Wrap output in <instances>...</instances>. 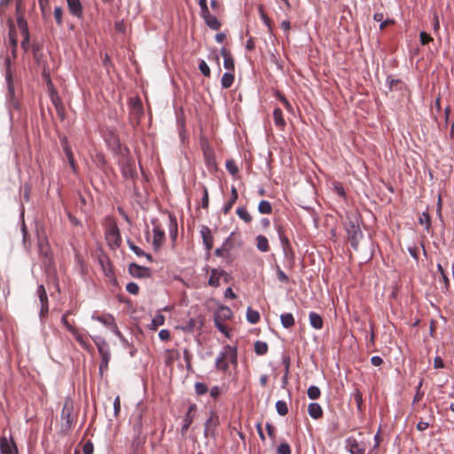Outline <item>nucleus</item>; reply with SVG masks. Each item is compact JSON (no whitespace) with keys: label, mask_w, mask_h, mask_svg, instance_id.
I'll list each match as a JSON object with an SVG mask.
<instances>
[{"label":"nucleus","mask_w":454,"mask_h":454,"mask_svg":"<svg viewBox=\"0 0 454 454\" xmlns=\"http://www.w3.org/2000/svg\"><path fill=\"white\" fill-rule=\"evenodd\" d=\"M62 147H63V151H64L67 158L74 155L72 149H71V147L67 142V139L66 137L62 140Z\"/></svg>","instance_id":"58"},{"label":"nucleus","mask_w":454,"mask_h":454,"mask_svg":"<svg viewBox=\"0 0 454 454\" xmlns=\"http://www.w3.org/2000/svg\"><path fill=\"white\" fill-rule=\"evenodd\" d=\"M128 244H129V248L137 255V256H145L146 259L152 262H153V257L151 254H145L140 247H138L137 246H136L133 242H131L130 240H128Z\"/></svg>","instance_id":"35"},{"label":"nucleus","mask_w":454,"mask_h":454,"mask_svg":"<svg viewBox=\"0 0 454 454\" xmlns=\"http://www.w3.org/2000/svg\"><path fill=\"white\" fill-rule=\"evenodd\" d=\"M254 352L259 356L265 355L268 352L267 343L263 342V341L257 340L254 343Z\"/></svg>","instance_id":"43"},{"label":"nucleus","mask_w":454,"mask_h":454,"mask_svg":"<svg viewBox=\"0 0 454 454\" xmlns=\"http://www.w3.org/2000/svg\"><path fill=\"white\" fill-rule=\"evenodd\" d=\"M308 412L314 419H318L323 416V410L317 403H311L309 404Z\"/></svg>","instance_id":"30"},{"label":"nucleus","mask_w":454,"mask_h":454,"mask_svg":"<svg viewBox=\"0 0 454 454\" xmlns=\"http://www.w3.org/2000/svg\"><path fill=\"white\" fill-rule=\"evenodd\" d=\"M266 430H267L268 435L271 439H275V437H276L275 427L270 423H266Z\"/></svg>","instance_id":"64"},{"label":"nucleus","mask_w":454,"mask_h":454,"mask_svg":"<svg viewBox=\"0 0 454 454\" xmlns=\"http://www.w3.org/2000/svg\"><path fill=\"white\" fill-rule=\"evenodd\" d=\"M17 26L23 37L21 41V48L25 52H27L30 47V35L27 22L25 20L22 12L20 11V7H17Z\"/></svg>","instance_id":"7"},{"label":"nucleus","mask_w":454,"mask_h":454,"mask_svg":"<svg viewBox=\"0 0 454 454\" xmlns=\"http://www.w3.org/2000/svg\"><path fill=\"white\" fill-rule=\"evenodd\" d=\"M219 425V416L215 411H211L209 418L205 423L204 435L206 437L215 434V430Z\"/></svg>","instance_id":"14"},{"label":"nucleus","mask_w":454,"mask_h":454,"mask_svg":"<svg viewBox=\"0 0 454 454\" xmlns=\"http://www.w3.org/2000/svg\"><path fill=\"white\" fill-rule=\"evenodd\" d=\"M352 397L356 404L358 411H362L363 406H364V399H363L362 392L358 388H356L354 393L352 394Z\"/></svg>","instance_id":"36"},{"label":"nucleus","mask_w":454,"mask_h":454,"mask_svg":"<svg viewBox=\"0 0 454 454\" xmlns=\"http://www.w3.org/2000/svg\"><path fill=\"white\" fill-rule=\"evenodd\" d=\"M226 168L231 174L232 176H235L239 172V168L236 165L235 161L233 160H229L226 161Z\"/></svg>","instance_id":"51"},{"label":"nucleus","mask_w":454,"mask_h":454,"mask_svg":"<svg viewBox=\"0 0 454 454\" xmlns=\"http://www.w3.org/2000/svg\"><path fill=\"white\" fill-rule=\"evenodd\" d=\"M202 19L204 20L207 26H208L213 30H219L222 24L217 20V18L214 15H212L209 12L203 15H201Z\"/></svg>","instance_id":"25"},{"label":"nucleus","mask_w":454,"mask_h":454,"mask_svg":"<svg viewBox=\"0 0 454 454\" xmlns=\"http://www.w3.org/2000/svg\"><path fill=\"white\" fill-rule=\"evenodd\" d=\"M201 238L203 244L205 245L207 251H210L213 247V235L211 230L207 226H202L200 230Z\"/></svg>","instance_id":"23"},{"label":"nucleus","mask_w":454,"mask_h":454,"mask_svg":"<svg viewBox=\"0 0 454 454\" xmlns=\"http://www.w3.org/2000/svg\"><path fill=\"white\" fill-rule=\"evenodd\" d=\"M258 211L261 214H271L272 206L268 200H261L258 205Z\"/></svg>","instance_id":"41"},{"label":"nucleus","mask_w":454,"mask_h":454,"mask_svg":"<svg viewBox=\"0 0 454 454\" xmlns=\"http://www.w3.org/2000/svg\"><path fill=\"white\" fill-rule=\"evenodd\" d=\"M153 246L154 250H159L164 240H165V232L160 226H154L153 230Z\"/></svg>","instance_id":"20"},{"label":"nucleus","mask_w":454,"mask_h":454,"mask_svg":"<svg viewBox=\"0 0 454 454\" xmlns=\"http://www.w3.org/2000/svg\"><path fill=\"white\" fill-rule=\"evenodd\" d=\"M121 411V398L117 395L114 401V417L117 418Z\"/></svg>","instance_id":"59"},{"label":"nucleus","mask_w":454,"mask_h":454,"mask_svg":"<svg viewBox=\"0 0 454 454\" xmlns=\"http://www.w3.org/2000/svg\"><path fill=\"white\" fill-rule=\"evenodd\" d=\"M92 340L97 346L98 353L102 358L101 364L99 365V369L102 372L104 369H107L111 358L109 345L104 338L99 336H95L92 338Z\"/></svg>","instance_id":"5"},{"label":"nucleus","mask_w":454,"mask_h":454,"mask_svg":"<svg viewBox=\"0 0 454 454\" xmlns=\"http://www.w3.org/2000/svg\"><path fill=\"white\" fill-rule=\"evenodd\" d=\"M256 248L262 253L270 251V245L268 239L263 235H258L255 238Z\"/></svg>","instance_id":"31"},{"label":"nucleus","mask_w":454,"mask_h":454,"mask_svg":"<svg viewBox=\"0 0 454 454\" xmlns=\"http://www.w3.org/2000/svg\"><path fill=\"white\" fill-rule=\"evenodd\" d=\"M165 322V317L164 316H162L161 314H158L156 315L153 320H152V324H151V329L152 330H157V328L160 325H162Z\"/></svg>","instance_id":"46"},{"label":"nucleus","mask_w":454,"mask_h":454,"mask_svg":"<svg viewBox=\"0 0 454 454\" xmlns=\"http://www.w3.org/2000/svg\"><path fill=\"white\" fill-rule=\"evenodd\" d=\"M233 82H234L233 72L229 71V72H226L223 74L222 80H221V84H222L223 88L228 89V88L231 87V85L233 84Z\"/></svg>","instance_id":"33"},{"label":"nucleus","mask_w":454,"mask_h":454,"mask_svg":"<svg viewBox=\"0 0 454 454\" xmlns=\"http://www.w3.org/2000/svg\"><path fill=\"white\" fill-rule=\"evenodd\" d=\"M221 55L223 58V67L228 71H234V59L231 52L226 48L221 49Z\"/></svg>","instance_id":"24"},{"label":"nucleus","mask_w":454,"mask_h":454,"mask_svg":"<svg viewBox=\"0 0 454 454\" xmlns=\"http://www.w3.org/2000/svg\"><path fill=\"white\" fill-rule=\"evenodd\" d=\"M348 239L351 244V247L354 249H357L358 247V238L362 235V232L357 224L351 223L350 225L347 229Z\"/></svg>","instance_id":"16"},{"label":"nucleus","mask_w":454,"mask_h":454,"mask_svg":"<svg viewBox=\"0 0 454 454\" xmlns=\"http://www.w3.org/2000/svg\"><path fill=\"white\" fill-rule=\"evenodd\" d=\"M202 150H203L205 162H206L208 169L209 170L216 169L215 155L213 149L209 145H204L202 146Z\"/></svg>","instance_id":"15"},{"label":"nucleus","mask_w":454,"mask_h":454,"mask_svg":"<svg viewBox=\"0 0 454 454\" xmlns=\"http://www.w3.org/2000/svg\"><path fill=\"white\" fill-rule=\"evenodd\" d=\"M278 454H291V448L290 445L286 442L281 443L278 447Z\"/></svg>","instance_id":"57"},{"label":"nucleus","mask_w":454,"mask_h":454,"mask_svg":"<svg viewBox=\"0 0 454 454\" xmlns=\"http://www.w3.org/2000/svg\"><path fill=\"white\" fill-rule=\"evenodd\" d=\"M347 448L351 454H364L366 446L364 442H359L356 439L349 437L347 440Z\"/></svg>","instance_id":"17"},{"label":"nucleus","mask_w":454,"mask_h":454,"mask_svg":"<svg viewBox=\"0 0 454 454\" xmlns=\"http://www.w3.org/2000/svg\"><path fill=\"white\" fill-rule=\"evenodd\" d=\"M105 237L112 249L120 247L121 244L120 230L115 220L112 217H106L105 220Z\"/></svg>","instance_id":"2"},{"label":"nucleus","mask_w":454,"mask_h":454,"mask_svg":"<svg viewBox=\"0 0 454 454\" xmlns=\"http://www.w3.org/2000/svg\"><path fill=\"white\" fill-rule=\"evenodd\" d=\"M230 275L225 270L221 269H212L210 271V276L208 278V286L212 287H218L220 286V281L223 279L224 283H228L230 281Z\"/></svg>","instance_id":"8"},{"label":"nucleus","mask_w":454,"mask_h":454,"mask_svg":"<svg viewBox=\"0 0 454 454\" xmlns=\"http://www.w3.org/2000/svg\"><path fill=\"white\" fill-rule=\"evenodd\" d=\"M274 124L279 129H284L286 127V121L283 116V112L280 108L277 107L273 111Z\"/></svg>","instance_id":"29"},{"label":"nucleus","mask_w":454,"mask_h":454,"mask_svg":"<svg viewBox=\"0 0 454 454\" xmlns=\"http://www.w3.org/2000/svg\"><path fill=\"white\" fill-rule=\"evenodd\" d=\"M36 292H37L41 305L49 304L48 296H47V293H46L44 286L43 285L38 286Z\"/></svg>","instance_id":"42"},{"label":"nucleus","mask_w":454,"mask_h":454,"mask_svg":"<svg viewBox=\"0 0 454 454\" xmlns=\"http://www.w3.org/2000/svg\"><path fill=\"white\" fill-rule=\"evenodd\" d=\"M238 365V352L236 347L225 345L215 359V368L220 372H227L229 364Z\"/></svg>","instance_id":"1"},{"label":"nucleus","mask_w":454,"mask_h":454,"mask_svg":"<svg viewBox=\"0 0 454 454\" xmlns=\"http://www.w3.org/2000/svg\"><path fill=\"white\" fill-rule=\"evenodd\" d=\"M94 446L91 441H88L84 443L82 447L83 454H93Z\"/></svg>","instance_id":"60"},{"label":"nucleus","mask_w":454,"mask_h":454,"mask_svg":"<svg viewBox=\"0 0 454 454\" xmlns=\"http://www.w3.org/2000/svg\"><path fill=\"white\" fill-rule=\"evenodd\" d=\"M0 450L2 454H13L17 452V447L13 441H9L5 436L0 437Z\"/></svg>","instance_id":"21"},{"label":"nucleus","mask_w":454,"mask_h":454,"mask_svg":"<svg viewBox=\"0 0 454 454\" xmlns=\"http://www.w3.org/2000/svg\"><path fill=\"white\" fill-rule=\"evenodd\" d=\"M258 11H259V14H260L262 20L267 26L269 32L271 33L272 29H273L272 23H271L270 19L265 13V12L263 10V6L259 5Z\"/></svg>","instance_id":"37"},{"label":"nucleus","mask_w":454,"mask_h":454,"mask_svg":"<svg viewBox=\"0 0 454 454\" xmlns=\"http://www.w3.org/2000/svg\"><path fill=\"white\" fill-rule=\"evenodd\" d=\"M199 69L201 72V74L203 75H205L206 77H209L210 76V68H209V67L207 66V64L206 63L205 60L201 59L200 61Z\"/></svg>","instance_id":"53"},{"label":"nucleus","mask_w":454,"mask_h":454,"mask_svg":"<svg viewBox=\"0 0 454 454\" xmlns=\"http://www.w3.org/2000/svg\"><path fill=\"white\" fill-rule=\"evenodd\" d=\"M9 41H10L11 48H17L18 47L17 32H16L14 25H11L10 26V29H9Z\"/></svg>","instance_id":"40"},{"label":"nucleus","mask_w":454,"mask_h":454,"mask_svg":"<svg viewBox=\"0 0 454 454\" xmlns=\"http://www.w3.org/2000/svg\"><path fill=\"white\" fill-rule=\"evenodd\" d=\"M276 410L280 416H286L288 413V407L285 401H278Z\"/></svg>","instance_id":"47"},{"label":"nucleus","mask_w":454,"mask_h":454,"mask_svg":"<svg viewBox=\"0 0 454 454\" xmlns=\"http://www.w3.org/2000/svg\"><path fill=\"white\" fill-rule=\"evenodd\" d=\"M69 12L77 18H82L83 13L82 4L80 0H67Z\"/></svg>","instance_id":"22"},{"label":"nucleus","mask_w":454,"mask_h":454,"mask_svg":"<svg viewBox=\"0 0 454 454\" xmlns=\"http://www.w3.org/2000/svg\"><path fill=\"white\" fill-rule=\"evenodd\" d=\"M232 317V311L230 308L221 306L215 314V318L221 321L229 320Z\"/></svg>","instance_id":"28"},{"label":"nucleus","mask_w":454,"mask_h":454,"mask_svg":"<svg viewBox=\"0 0 454 454\" xmlns=\"http://www.w3.org/2000/svg\"><path fill=\"white\" fill-rule=\"evenodd\" d=\"M419 222L421 225H425L427 231H429L431 227V218L428 213L424 212L419 219Z\"/></svg>","instance_id":"48"},{"label":"nucleus","mask_w":454,"mask_h":454,"mask_svg":"<svg viewBox=\"0 0 454 454\" xmlns=\"http://www.w3.org/2000/svg\"><path fill=\"white\" fill-rule=\"evenodd\" d=\"M388 88L390 90H397L398 85L402 83L399 79H394L392 77L387 78Z\"/></svg>","instance_id":"56"},{"label":"nucleus","mask_w":454,"mask_h":454,"mask_svg":"<svg viewBox=\"0 0 454 454\" xmlns=\"http://www.w3.org/2000/svg\"><path fill=\"white\" fill-rule=\"evenodd\" d=\"M126 290L131 294H137L138 292H139V286L137 284L134 283V282H129L127 286H126Z\"/></svg>","instance_id":"55"},{"label":"nucleus","mask_w":454,"mask_h":454,"mask_svg":"<svg viewBox=\"0 0 454 454\" xmlns=\"http://www.w3.org/2000/svg\"><path fill=\"white\" fill-rule=\"evenodd\" d=\"M215 327L223 333L226 337H230L227 326L223 324V321L214 318Z\"/></svg>","instance_id":"50"},{"label":"nucleus","mask_w":454,"mask_h":454,"mask_svg":"<svg viewBox=\"0 0 454 454\" xmlns=\"http://www.w3.org/2000/svg\"><path fill=\"white\" fill-rule=\"evenodd\" d=\"M49 87H50V97L51 100L55 107L56 113L59 119L63 121L66 117L65 114V108L63 106V103L61 101V98L58 95L57 91L52 88L51 82H49Z\"/></svg>","instance_id":"10"},{"label":"nucleus","mask_w":454,"mask_h":454,"mask_svg":"<svg viewBox=\"0 0 454 454\" xmlns=\"http://www.w3.org/2000/svg\"><path fill=\"white\" fill-rule=\"evenodd\" d=\"M129 273L136 278H149L151 270L149 268L140 266L135 262L131 263L129 267Z\"/></svg>","instance_id":"18"},{"label":"nucleus","mask_w":454,"mask_h":454,"mask_svg":"<svg viewBox=\"0 0 454 454\" xmlns=\"http://www.w3.org/2000/svg\"><path fill=\"white\" fill-rule=\"evenodd\" d=\"M38 4L43 18H46L50 13L49 0H38Z\"/></svg>","instance_id":"49"},{"label":"nucleus","mask_w":454,"mask_h":454,"mask_svg":"<svg viewBox=\"0 0 454 454\" xmlns=\"http://www.w3.org/2000/svg\"><path fill=\"white\" fill-rule=\"evenodd\" d=\"M75 339L83 348L89 349V343L82 335L76 333Z\"/></svg>","instance_id":"62"},{"label":"nucleus","mask_w":454,"mask_h":454,"mask_svg":"<svg viewBox=\"0 0 454 454\" xmlns=\"http://www.w3.org/2000/svg\"><path fill=\"white\" fill-rule=\"evenodd\" d=\"M308 396L311 400H317L321 395V391L317 386H310L307 391Z\"/></svg>","instance_id":"45"},{"label":"nucleus","mask_w":454,"mask_h":454,"mask_svg":"<svg viewBox=\"0 0 454 454\" xmlns=\"http://www.w3.org/2000/svg\"><path fill=\"white\" fill-rule=\"evenodd\" d=\"M434 420V417L433 416H430V420L429 421H423V420H420L417 426H416V428L419 430V431H425L426 429H427L430 425H431V422Z\"/></svg>","instance_id":"54"},{"label":"nucleus","mask_w":454,"mask_h":454,"mask_svg":"<svg viewBox=\"0 0 454 454\" xmlns=\"http://www.w3.org/2000/svg\"><path fill=\"white\" fill-rule=\"evenodd\" d=\"M277 231L279 237V240L281 243V247L283 249L285 260L286 262L287 267L292 269L295 263V254L294 251L291 246V243L288 238L284 234L283 227L278 226L277 228Z\"/></svg>","instance_id":"4"},{"label":"nucleus","mask_w":454,"mask_h":454,"mask_svg":"<svg viewBox=\"0 0 454 454\" xmlns=\"http://www.w3.org/2000/svg\"><path fill=\"white\" fill-rule=\"evenodd\" d=\"M309 323H310V325L317 329V330H320L323 328V318L322 317L316 313V312H310L309 315Z\"/></svg>","instance_id":"32"},{"label":"nucleus","mask_w":454,"mask_h":454,"mask_svg":"<svg viewBox=\"0 0 454 454\" xmlns=\"http://www.w3.org/2000/svg\"><path fill=\"white\" fill-rule=\"evenodd\" d=\"M236 213L239 215V217L247 223H250L253 220L251 215L245 207H238Z\"/></svg>","instance_id":"38"},{"label":"nucleus","mask_w":454,"mask_h":454,"mask_svg":"<svg viewBox=\"0 0 454 454\" xmlns=\"http://www.w3.org/2000/svg\"><path fill=\"white\" fill-rule=\"evenodd\" d=\"M197 406L196 404H192L189 407L184 418V425L181 428V434L184 435L190 426L192 425L193 419H194V412L196 411Z\"/></svg>","instance_id":"19"},{"label":"nucleus","mask_w":454,"mask_h":454,"mask_svg":"<svg viewBox=\"0 0 454 454\" xmlns=\"http://www.w3.org/2000/svg\"><path fill=\"white\" fill-rule=\"evenodd\" d=\"M247 319L251 324H256L260 320V314L257 310L248 308L247 310Z\"/></svg>","instance_id":"39"},{"label":"nucleus","mask_w":454,"mask_h":454,"mask_svg":"<svg viewBox=\"0 0 454 454\" xmlns=\"http://www.w3.org/2000/svg\"><path fill=\"white\" fill-rule=\"evenodd\" d=\"M74 403L70 399H67L61 411V419L64 420L67 427H71L73 419Z\"/></svg>","instance_id":"13"},{"label":"nucleus","mask_w":454,"mask_h":454,"mask_svg":"<svg viewBox=\"0 0 454 454\" xmlns=\"http://www.w3.org/2000/svg\"><path fill=\"white\" fill-rule=\"evenodd\" d=\"M121 173L124 177L133 179L137 176L135 160L123 157L121 160Z\"/></svg>","instance_id":"11"},{"label":"nucleus","mask_w":454,"mask_h":454,"mask_svg":"<svg viewBox=\"0 0 454 454\" xmlns=\"http://www.w3.org/2000/svg\"><path fill=\"white\" fill-rule=\"evenodd\" d=\"M419 37H420V43L423 45H426L429 42L433 41V37L426 32H420Z\"/></svg>","instance_id":"61"},{"label":"nucleus","mask_w":454,"mask_h":454,"mask_svg":"<svg viewBox=\"0 0 454 454\" xmlns=\"http://www.w3.org/2000/svg\"><path fill=\"white\" fill-rule=\"evenodd\" d=\"M195 392L197 395H201L208 391L207 386L202 382H196L194 385Z\"/></svg>","instance_id":"52"},{"label":"nucleus","mask_w":454,"mask_h":454,"mask_svg":"<svg viewBox=\"0 0 454 454\" xmlns=\"http://www.w3.org/2000/svg\"><path fill=\"white\" fill-rule=\"evenodd\" d=\"M179 358V352L176 349H167L164 353V363L166 366H172L175 361Z\"/></svg>","instance_id":"27"},{"label":"nucleus","mask_w":454,"mask_h":454,"mask_svg":"<svg viewBox=\"0 0 454 454\" xmlns=\"http://www.w3.org/2000/svg\"><path fill=\"white\" fill-rule=\"evenodd\" d=\"M130 115L139 122L143 116V104L139 98H131L129 102Z\"/></svg>","instance_id":"12"},{"label":"nucleus","mask_w":454,"mask_h":454,"mask_svg":"<svg viewBox=\"0 0 454 454\" xmlns=\"http://www.w3.org/2000/svg\"><path fill=\"white\" fill-rule=\"evenodd\" d=\"M92 318L109 327L110 330L118 337L122 336L114 322V317L111 314L93 315Z\"/></svg>","instance_id":"9"},{"label":"nucleus","mask_w":454,"mask_h":454,"mask_svg":"<svg viewBox=\"0 0 454 454\" xmlns=\"http://www.w3.org/2000/svg\"><path fill=\"white\" fill-rule=\"evenodd\" d=\"M5 80L7 82V105L10 110L12 109H19L20 105L19 101L15 97V90L13 83L12 72L11 70L12 61L10 58L5 59Z\"/></svg>","instance_id":"3"},{"label":"nucleus","mask_w":454,"mask_h":454,"mask_svg":"<svg viewBox=\"0 0 454 454\" xmlns=\"http://www.w3.org/2000/svg\"><path fill=\"white\" fill-rule=\"evenodd\" d=\"M63 9L60 6H57L54 8V19L59 27H62L63 25Z\"/></svg>","instance_id":"44"},{"label":"nucleus","mask_w":454,"mask_h":454,"mask_svg":"<svg viewBox=\"0 0 454 454\" xmlns=\"http://www.w3.org/2000/svg\"><path fill=\"white\" fill-rule=\"evenodd\" d=\"M238 198H239L238 190H237V188L235 186H232L231 190V198L224 204V206L223 207V212L224 215L229 214V212L232 208L233 205L236 203Z\"/></svg>","instance_id":"26"},{"label":"nucleus","mask_w":454,"mask_h":454,"mask_svg":"<svg viewBox=\"0 0 454 454\" xmlns=\"http://www.w3.org/2000/svg\"><path fill=\"white\" fill-rule=\"evenodd\" d=\"M277 275L279 281L283 283L288 282L289 278L279 267H278Z\"/></svg>","instance_id":"63"},{"label":"nucleus","mask_w":454,"mask_h":454,"mask_svg":"<svg viewBox=\"0 0 454 454\" xmlns=\"http://www.w3.org/2000/svg\"><path fill=\"white\" fill-rule=\"evenodd\" d=\"M280 321L285 328H290L294 325V317L291 313H285L280 316Z\"/></svg>","instance_id":"34"},{"label":"nucleus","mask_w":454,"mask_h":454,"mask_svg":"<svg viewBox=\"0 0 454 454\" xmlns=\"http://www.w3.org/2000/svg\"><path fill=\"white\" fill-rule=\"evenodd\" d=\"M143 417H144V409L142 406H137L136 410L132 412L130 416L129 422L132 426L134 441L139 442L140 436L143 432Z\"/></svg>","instance_id":"6"}]
</instances>
